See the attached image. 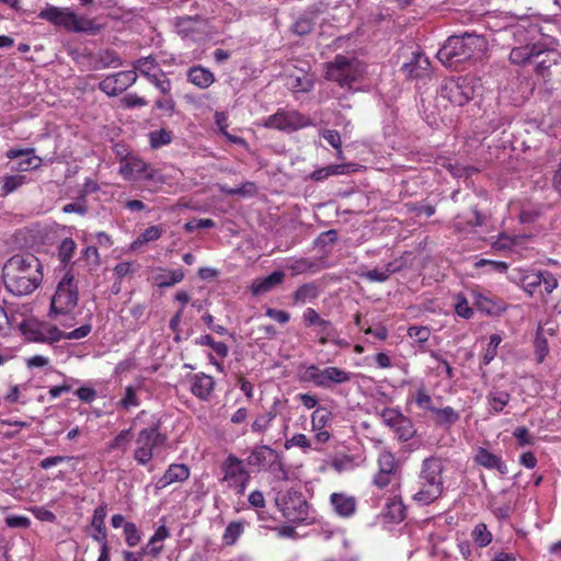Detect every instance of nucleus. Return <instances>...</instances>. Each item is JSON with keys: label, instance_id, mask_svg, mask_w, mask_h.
I'll return each instance as SVG.
<instances>
[{"label": "nucleus", "instance_id": "nucleus-1", "mask_svg": "<svg viewBox=\"0 0 561 561\" xmlns=\"http://www.w3.org/2000/svg\"><path fill=\"white\" fill-rule=\"evenodd\" d=\"M3 280L15 296L33 293L42 282L41 263L32 254L13 255L3 266Z\"/></svg>", "mask_w": 561, "mask_h": 561}, {"label": "nucleus", "instance_id": "nucleus-2", "mask_svg": "<svg viewBox=\"0 0 561 561\" xmlns=\"http://www.w3.org/2000/svg\"><path fill=\"white\" fill-rule=\"evenodd\" d=\"M486 50L488 41L484 36L465 33L450 36L437 51V58L445 67L458 70L466 61L482 59Z\"/></svg>", "mask_w": 561, "mask_h": 561}, {"label": "nucleus", "instance_id": "nucleus-3", "mask_svg": "<svg viewBox=\"0 0 561 561\" xmlns=\"http://www.w3.org/2000/svg\"><path fill=\"white\" fill-rule=\"evenodd\" d=\"M444 460L439 457H428L423 460L419 476V491L413 500L422 505H428L443 494Z\"/></svg>", "mask_w": 561, "mask_h": 561}, {"label": "nucleus", "instance_id": "nucleus-4", "mask_svg": "<svg viewBox=\"0 0 561 561\" xmlns=\"http://www.w3.org/2000/svg\"><path fill=\"white\" fill-rule=\"evenodd\" d=\"M38 18L72 33L94 35L101 31V25L95 19L79 15L68 7L47 5L38 13Z\"/></svg>", "mask_w": 561, "mask_h": 561}, {"label": "nucleus", "instance_id": "nucleus-5", "mask_svg": "<svg viewBox=\"0 0 561 561\" xmlns=\"http://www.w3.org/2000/svg\"><path fill=\"white\" fill-rule=\"evenodd\" d=\"M79 299L78 285L75 277L69 272L59 280L56 291L51 297L50 312L51 318L65 317L61 324L65 328H71L75 324L72 316Z\"/></svg>", "mask_w": 561, "mask_h": 561}, {"label": "nucleus", "instance_id": "nucleus-6", "mask_svg": "<svg viewBox=\"0 0 561 561\" xmlns=\"http://www.w3.org/2000/svg\"><path fill=\"white\" fill-rule=\"evenodd\" d=\"M477 83L478 81L470 77L446 79L440 87L439 98L454 105L463 106L473 99Z\"/></svg>", "mask_w": 561, "mask_h": 561}, {"label": "nucleus", "instance_id": "nucleus-7", "mask_svg": "<svg viewBox=\"0 0 561 561\" xmlns=\"http://www.w3.org/2000/svg\"><path fill=\"white\" fill-rule=\"evenodd\" d=\"M220 470L222 473L221 482L236 495H243L251 479L243 461L231 454L222 461Z\"/></svg>", "mask_w": 561, "mask_h": 561}, {"label": "nucleus", "instance_id": "nucleus-8", "mask_svg": "<svg viewBox=\"0 0 561 561\" xmlns=\"http://www.w3.org/2000/svg\"><path fill=\"white\" fill-rule=\"evenodd\" d=\"M165 443V436L159 431V424L142 428L135 440L134 459L140 466L148 465L156 449Z\"/></svg>", "mask_w": 561, "mask_h": 561}, {"label": "nucleus", "instance_id": "nucleus-9", "mask_svg": "<svg viewBox=\"0 0 561 561\" xmlns=\"http://www.w3.org/2000/svg\"><path fill=\"white\" fill-rule=\"evenodd\" d=\"M352 376L351 371L335 366L319 368L316 365L308 366L304 374L305 380L311 381L321 388H331L334 385L348 382Z\"/></svg>", "mask_w": 561, "mask_h": 561}, {"label": "nucleus", "instance_id": "nucleus-10", "mask_svg": "<svg viewBox=\"0 0 561 561\" xmlns=\"http://www.w3.org/2000/svg\"><path fill=\"white\" fill-rule=\"evenodd\" d=\"M22 331L26 340L35 343L54 344L65 337V332L48 321H26Z\"/></svg>", "mask_w": 561, "mask_h": 561}, {"label": "nucleus", "instance_id": "nucleus-11", "mask_svg": "<svg viewBox=\"0 0 561 561\" xmlns=\"http://www.w3.org/2000/svg\"><path fill=\"white\" fill-rule=\"evenodd\" d=\"M278 510L289 522L304 520L308 514V506L302 495L296 491L278 492L275 499Z\"/></svg>", "mask_w": 561, "mask_h": 561}, {"label": "nucleus", "instance_id": "nucleus-12", "mask_svg": "<svg viewBox=\"0 0 561 561\" xmlns=\"http://www.w3.org/2000/svg\"><path fill=\"white\" fill-rule=\"evenodd\" d=\"M359 62L339 55L328 65L327 78L337 82L341 87H348L359 76Z\"/></svg>", "mask_w": 561, "mask_h": 561}, {"label": "nucleus", "instance_id": "nucleus-13", "mask_svg": "<svg viewBox=\"0 0 561 561\" xmlns=\"http://www.w3.org/2000/svg\"><path fill=\"white\" fill-rule=\"evenodd\" d=\"M260 125L266 128L291 131L310 125V121L297 111L282 110L264 118Z\"/></svg>", "mask_w": 561, "mask_h": 561}, {"label": "nucleus", "instance_id": "nucleus-14", "mask_svg": "<svg viewBox=\"0 0 561 561\" xmlns=\"http://www.w3.org/2000/svg\"><path fill=\"white\" fill-rule=\"evenodd\" d=\"M119 173L127 181L138 179L156 180L157 178V171L135 156H127L121 160Z\"/></svg>", "mask_w": 561, "mask_h": 561}, {"label": "nucleus", "instance_id": "nucleus-15", "mask_svg": "<svg viewBox=\"0 0 561 561\" xmlns=\"http://www.w3.org/2000/svg\"><path fill=\"white\" fill-rule=\"evenodd\" d=\"M541 285L546 294H551L558 287V280L549 271L527 272L520 278L522 288L530 296L534 295Z\"/></svg>", "mask_w": 561, "mask_h": 561}, {"label": "nucleus", "instance_id": "nucleus-16", "mask_svg": "<svg viewBox=\"0 0 561 561\" xmlns=\"http://www.w3.org/2000/svg\"><path fill=\"white\" fill-rule=\"evenodd\" d=\"M137 80L135 70L119 71L110 75L100 82V89L107 95L115 96L124 92Z\"/></svg>", "mask_w": 561, "mask_h": 561}, {"label": "nucleus", "instance_id": "nucleus-17", "mask_svg": "<svg viewBox=\"0 0 561 561\" xmlns=\"http://www.w3.org/2000/svg\"><path fill=\"white\" fill-rule=\"evenodd\" d=\"M286 85L293 92H309L313 89L314 78L308 68H298L289 65L285 69Z\"/></svg>", "mask_w": 561, "mask_h": 561}, {"label": "nucleus", "instance_id": "nucleus-18", "mask_svg": "<svg viewBox=\"0 0 561 561\" xmlns=\"http://www.w3.org/2000/svg\"><path fill=\"white\" fill-rule=\"evenodd\" d=\"M176 33L185 39L201 41L206 33V23L201 18H178L174 23Z\"/></svg>", "mask_w": 561, "mask_h": 561}, {"label": "nucleus", "instance_id": "nucleus-19", "mask_svg": "<svg viewBox=\"0 0 561 561\" xmlns=\"http://www.w3.org/2000/svg\"><path fill=\"white\" fill-rule=\"evenodd\" d=\"M185 277L183 268L169 270L165 267H156L152 270L149 280L157 287H172L181 283Z\"/></svg>", "mask_w": 561, "mask_h": 561}, {"label": "nucleus", "instance_id": "nucleus-20", "mask_svg": "<svg viewBox=\"0 0 561 561\" xmlns=\"http://www.w3.org/2000/svg\"><path fill=\"white\" fill-rule=\"evenodd\" d=\"M473 460L476 463L488 470H496L502 476L507 473V467L502 460V457L492 453L488 448L478 447L476 449Z\"/></svg>", "mask_w": 561, "mask_h": 561}, {"label": "nucleus", "instance_id": "nucleus-21", "mask_svg": "<svg viewBox=\"0 0 561 561\" xmlns=\"http://www.w3.org/2000/svg\"><path fill=\"white\" fill-rule=\"evenodd\" d=\"M9 159H16L19 157H25L20 160L16 170L26 172L30 170H36L42 165V158L35 154L34 148L25 149H10L7 151Z\"/></svg>", "mask_w": 561, "mask_h": 561}, {"label": "nucleus", "instance_id": "nucleus-22", "mask_svg": "<svg viewBox=\"0 0 561 561\" xmlns=\"http://www.w3.org/2000/svg\"><path fill=\"white\" fill-rule=\"evenodd\" d=\"M190 477V469L183 463H172L161 478L158 479L157 489H164L175 482H183Z\"/></svg>", "mask_w": 561, "mask_h": 561}, {"label": "nucleus", "instance_id": "nucleus-23", "mask_svg": "<svg viewBox=\"0 0 561 561\" xmlns=\"http://www.w3.org/2000/svg\"><path fill=\"white\" fill-rule=\"evenodd\" d=\"M472 298L474 306L486 314H499L505 310V304L501 299H494L483 293L473 290Z\"/></svg>", "mask_w": 561, "mask_h": 561}, {"label": "nucleus", "instance_id": "nucleus-24", "mask_svg": "<svg viewBox=\"0 0 561 561\" xmlns=\"http://www.w3.org/2000/svg\"><path fill=\"white\" fill-rule=\"evenodd\" d=\"M330 501L334 512L344 518L351 517L356 511V500L345 493H332Z\"/></svg>", "mask_w": 561, "mask_h": 561}, {"label": "nucleus", "instance_id": "nucleus-25", "mask_svg": "<svg viewBox=\"0 0 561 561\" xmlns=\"http://www.w3.org/2000/svg\"><path fill=\"white\" fill-rule=\"evenodd\" d=\"M277 451L268 446L255 447L248 457V463L251 467L264 470L270 462L275 461Z\"/></svg>", "mask_w": 561, "mask_h": 561}, {"label": "nucleus", "instance_id": "nucleus-26", "mask_svg": "<svg viewBox=\"0 0 561 561\" xmlns=\"http://www.w3.org/2000/svg\"><path fill=\"white\" fill-rule=\"evenodd\" d=\"M431 62L422 53L413 54L411 61L402 66V71L410 78H422L428 75Z\"/></svg>", "mask_w": 561, "mask_h": 561}, {"label": "nucleus", "instance_id": "nucleus-27", "mask_svg": "<svg viewBox=\"0 0 561 561\" xmlns=\"http://www.w3.org/2000/svg\"><path fill=\"white\" fill-rule=\"evenodd\" d=\"M213 377L205 374H196L191 379V392L201 400H208L214 390Z\"/></svg>", "mask_w": 561, "mask_h": 561}, {"label": "nucleus", "instance_id": "nucleus-28", "mask_svg": "<svg viewBox=\"0 0 561 561\" xmlns=\"http://www.w3.org/2000/svg\"><path fill=\"white\" fill-rule=\"evenodd\" d=\"M285 274L282 271H275L266 277L256 278L251 284V291L259 296L273 290L283 283Z\"/></svg>", "mask_w": 561, "mask_h": 561}, {"label": "nucleus", "instance_id": "nucleus-29", "mask_svg": "<svg viewBox=\"0 0 561 561\" xmlns=\"http://www.w3.org/2000/svg\"><path fill=\"white\" fill-rule=\"evenodd\" d=\"M107 515V505L102 503L94 512L91 522V527L94 529L92 538L102 545L106 543V529H105V517Z\"/></svg>", "mask_w": 561, "mask_h": 561}, {"label": "nucleus", "instance_id": "nucleus-30", "mask_svg": "<svg viewBox=\"0 0 561 561\" xmlns=\"http://www.w3.org/2000/svg\"><path fill=\"white\" fill-rule=\"evenodd\" d=\"M541 50L538 44L515 47L511 50L510 60L516 65L533 62L534 58H539Z\"/></svg>", "mask_w": 561, "mask_h": 561}, {"label": "nucleus", "instance_id": "nucleus-31", "mask_svg": "<svg viewBox=\"0 0 561 561\" xmlns=\"http://www.w3.org/2000/svg\"><path fill=\"white\" fill-rule=\"evenodd\" d=\"M187 80L199 89H207L215 82V76L205 67L194 66L187 71Z\"/></svg>", "mask_w": 561, "mask_h": 561}, {"label": "nucleus", "instance_id": "nucleus-32", "mask_svg": "<svg viewBox=\"0 0 561 561\" xmlns=\"http://www.w3.org/2000/svg\"><path fill=\"white\" fill-rule=\"evenodd\" d=\"M140 383L137 386L128 385L124 388L122 398L117 401V409L129 411L130 409L138 408L140 405V398L138 396Z\"/></svg>", "mask_w": 561, "mask_h": 561}, {"label": "nucleus", "instance_id": "nucleus-33", "mask_svg": "<svg viewBox=\"0 0 561 561\" xmlns=\"http://www.w3.org/2000/svg\"><path fill=\"white\" fill-rule=\"evenodd\" d=\"M278 402H279L278 400H275L273 403V407L268 411L259 414L254 419V421L251 425V430L253 433L264 434L270 430L273 421L275 420V417L277 415L276 405L278 404Z\"/></svg>", "mask_w": 561, "mask_h": 561}, {"label": "nucleus", "instance_id": "nucleus-34", "mask_svg": "<svg viewBox=\"0 0 561 561\" xmlns=\"http://www.w3.org/2000/svg\"><path fill=\"white\" fill-rule=\"evenodd\" d=\"M169 536L170 531L164 525L158 527L149 539L147 546L144 547V553H148V556L157 558L163 550V546L158 543L165 540Z\"/></svg>", "mask_w": 561, "mask_h": 561}, {"label": "nucleus", "instance_id": "nucleus-35", "mask_svg": "<svg viewBox=\"0 0 561 561\" xmlns=\"http://www.w3.org/2000/svg\"><path fill=\"white\" fill-rule=\"evenodd\" d=\"M362 462V459L353 455H339L330 461V467L337 473L353 471Z\"/></svg>", "mask_w": 561, "mask_h": 561}, {"label": "nucleus", "instance_id": "nucleus-36", "mask_svg": "<svg viewBox=\"0 0 561 561\" xmlns=\"http://www.w3.org/2000/svg\"><path fill=\"white\" fill-rule=\"evenodd\" d=\"M511 396L506 391L493 390L486 396L489 411L492 413H500L510 402Z\"/></svg>", "mask_w": 561, "mask_h": 561}, {"label": "nucleus", "instance_id": "nucleus-37", "mask_svg": "<svg viewBox=\"0 0 561 561\" xmlns=\"http://www.w3.org/2000/svg\"><path fill=\"white\" fill-rule=\"evenodd\" d=\"M163 230L161 227L150 226L146 228L144 232L130 243V249L133 251L139 250L144 244L160 239Z\"/></svg>", "mask_w": 561, "mask_h": 561}, {"label": "nucleus", "instance_id": "nucleus-38", "mask_svg": "<svg viewBox=\"0 0 561 561\" xmlns=\"http://www.w3.org/2000/svg\"><path fill=\"white\" fill-rule=\"evenodd\" d=\"M134 70L136 73L139 72L141 76L149 79L154 77L156 73L159 75L161 69L154 58L148 56L136 60L134 64Z\"/></svg>", "mask_w": 561, "mask_h": 561}, {"label": "nucleus", "instance_id": "nucleus-39", "mask_svg": "<svg viewBox=\"0 0 561 561\" xmlns=\"http://www.w3.org/2000/svg\"><path fill=\"white\" fill-rule=\"evenodd\" d=\"M399 270L394 262L388 263L383 268H374L364 272L362 276L370 282H386L392 273Z\"/></svg>", "mask_w": 561, "mask_h": 561}, {"label": "nucleus", "instance_id": "nucleus-40", "mask_svg": "<svg viewBox=\"0 0 561 561\" xmlns=\"http://www.w3.org/2000/svg\"><path fill=\"white\" fill-rule=\"evenodd\" d=\"M386 516L394 523L403 520L405 516V507L399 497L394 496L387 502Z\"/></svg>", "mask_w": 561, "mask_h": 561}, {"label": "nucleus", "instance_id": "nucleus-41", "mask_svg": "<svg viewBox=\"0 0 561 561\" xmlns=\"http://www.w3.org/2000/svg\"><path fill=\"white\" fill-rule=\"evenodd\" d=\"M350 168H351V165H344V164L329 165L327 168H322V169L313 171L311 174V179H313L314 181H322L331 175L347 173L350 171Z\"/></svg>", "mask_w": 561, "mask_h": 561}, {"label": "nucleus", "instance_id": "nucleus-42", "mask_svg": "<svg viewBox=\"0 0 561 561\" xmlns=\"http://www.w3.org/2000/svg\"><path fill=\"white\" fill-rule=\"evenodd\" d=\"M472 540L479 547H486L492 541V534L483 523L477 524L471 531Z\"/></svg>", "mask_w": 561, "mask_h": 561}, {"label": "nucleus", "instance_id": "nucleus-43", "mask_svg": "<svg viewBox=\"0 0 561 561\" xmlns=\"http://www.w3.org/2000/svg\"><path fill=\"white\" fill-rule=\"evenodd\" d=\"M196 344L198 345H207L213 348V351L220 357H226L228 355L229 348L227 344L224 342H217L209 334L201 335L196 339Z\"/></svg>", "mask_w": 561, "mask_h": 561}, {"label": "nucleus", "instance_id": "nucleus-44", "mask_svg": "<svg viewBox=\"0 0 561 561\" xmlns=\"http://www.w3.org/2000/svg\"><path fill=\"white\" fill-rule=\"evenodd\" d=\"M318 289L312 284H305L300 286L294 294L295 302L306 304L317 298Z\"/></svg>", "mask_w": 561, "mask_h": 561}, {"label": "nucleus", "instance_id": "nucleus-45", "mask_svg": "<svg viewBox=\"0 0 561 561\" xmlns=\"http://www.w3.org/2000/svg\"><path fill=\"white\" fill-rule=\"evenodd\" d=\"M243 533V525L239 522H231L225 529L222 541L227 546L233 545Z\"/></svg>", "mask_w": 561, "mask_h": 561}, {"label": "nucleus", "instance_id": "nucleus-46", "mask_svg": "<svg viewBox=\"0 0 561 561\" xmlns=\"http://www.w3.org/2000/svg\"><path fill=\"white\" fill-rule=\"evenodd\" d=\"M314 22L313 19L305 13L297 18L295 23L293 24V32L297 35H306L311 32L313 28Z\"/></svg>", "mask_w": 561, "mask_h": 561}, {"label": "nucleus", "instance_id": "nucleus-47", "mask_svg": "<svg viewBox=\"0 0 561 561\" xmlns=\"http://www.w3.org/2000/svg\"><path fill=\"white\" fill-rule=\"evenodd\" d=\"M331 419V412L325 408H318L311 414V430H321L327 426Z\"/></svg>", "mask_w": 561, "mask_h": 561}, {"label": "nucleus", "instance_id": "nucleus-48", "mask_svg": "<svg viewBox=\"0 0 561 561\" xmlns=\"http://www.w3.org/2000/svg\"><path fill=\"white\" fill-rule=\"evenodd\" d=\"M433 413L437 416L440 424L451 425L459 420V413L451 407H445L443 409L435 408Z\"/></svg>", "mask_w": 561, "mask_h": 561}, {"label": "nucleus", "instance_id": "nucleus-49", "mask_svg": "<svg viewBox=\"0 0 561 561\" xmlns=\"http://www.w3.org/2000/svg\"><path fill=\"white\" fill-rule=\"evenodd\" d=\"M414 401L416 405L422 410L431 412L435 410L432 397L428 394L427 390L423 386L416 390L414 394Z\"/></svg>", "mask_w": 561, "mask_h": 561}, {"label": "nucleus", "instance_id": "nucleus-50", "mask_svg": "<svg viewBox=\"0 0 561 561\" xmlns=\"http://www.w3.org/2000/svg\"><path fill=\"white\" fill-rule=\"evenodd\" d=\"M171 140L172 134L165 129L154 130L149 134L150 146L154 149L170 144Z\"/></svg>", "mask_w": 561, "mask_h": 561}, {"label": "nucleus", "instance_id": "nucleus-51", "mask_svg": "<svg viewBox=\"0 0 561 561\" xmlns=\"http://www.w3.org/2000/svg\"><path fill=\"white\" fill-rule=\"evenodd\" d=\"M378 471L386 472L388 474H393L396 469L394 456L390 451H381L378 457Z\"/></svg>", "mask_w": 561, "mask_h": 561}, {"label": "nucleus", "instance_id": "nucleus-52", "mask_svg": "<svg viewBox=\"0 0 561 561\" xmlns=\"http://www.w3.org/2000/svg\"><path fill=\"white\" fill-rule=\"evenodd\" d=\"M549 354V345L547 339L541 334L540 331L537 332L535 337V356L538 363H542L547 355Z\"/></svg>", "mask_w": 561, "mask_h": 561}, {"label": "nucleus", "instance_id": "nucleus-53", "mask_svg": "<svg viewBox=\"0 0 561 561\" xmlns=\"http://www.w3.org/2000/svg\"><path fill=\"white\" fill-rule=\"evenodd\" d=\"M502 342V337L499 334H493L490 336V341L488 347L484 352L482 362L484 365H489L496 356L499 345Z\"/></svg>", "mask_w": 561, "mask_h": 561}, {"label": "nucleus", "instance_id": "nucleus-54", "mask_svg": "<svg viewBox=\"0 0 561 561\" xmlns=\"http://www.w3.org/2000/svg\"><path fill=\"white\" fill-rule=\"evenodd\" d=\"M455 311L459 317L463 319H470L473 314V310L469 306L468 300L461 294H458L455 297Z\"/></svg>", "mask_w": 561, "mask_h": 561}, {"label": "nucleus", "instance_id": "nucleus-55", "mask_svg": "<svg viewBox=\"0 0 561 561\" xmlns=\"http://www.w3.org/2000/svg\"><path fill=\"white\" fill-rule=\"evenodd\" d=\"M286 448L298 447L304 453H308L312 448L311 440L305 434H295L291 438L287 439Z\"/></svg>", "mask_w": 561, "mask_h": 561}, {"label": "nucleus", "instance_id": "nucleus-56", "mask_svg": "<svg viewBox=\"0 0 561 561\" xmlns=\"http://www.w3.org/2000/svg\"><path fill=\"white\" fill-rule=\"evenodd\" d=\"M124 535L125 541L129 547H135L140 542V531L134 523H125Z\"/></svg>", "mask_w": 561, "mask_h": 561}, {"label": "nucleus", "instance_id": "nucleus-57", "mask_svg": "<svg viewBox=\"0 0 561 561\" xmlns=\"http://www.w3.org/2000/svg\"><path fill=\"white\" fill-rule=\"evenodd\" d=\"M25 176L20 174L5 176L3 179L2 193L7 195L14 192L25 183Z\"/></svg>", "mask_w": 561, "mask_h": 561}, {"label": "nucleus", "instance_id": "nucleus-58", "mask_svg": "<svg viewBox=\"0 0 561 561\" xmlns=\"http://www.w3.org/2000/svg\"><path fill=\"white\" fill-rule=\"evenodd\" d=\"M393 430L398 433L400 439L402 440H409L414 435L413 425L411 421L405 416L400 420L399 424H397Z\"/></svg>", "mask_w": 561, "mask_h": 561}, {"label": "nucleus", "instance_id": "nucleus-59", "mask_svg": "<svg viewBox=\"0 0 561 561\" xmlns=\"http://www.w3.org/2000/svg\"><path fill=\"white\" fill-rule=\"evenodd\" d=\"M76 249V243L72 239L66 238L59 245V256L61 262L67 263L71 260Z\"/></svg>", "mask_w": 561, "mask_h": 561}, {"label": "nucleus", "instance_id": "nucleus-60", "mask_svg": "<svg viewBox=\"0 0 561 561\" xmlns=\"http://www.w3.org/2000/svg\"><path fill=\"white\" fill-rule=\"evenodd\" d=\"M513 436L516 438L517 444L520 447L531 446L535 444V437L531 436L529 431L524 426L515 428V431L513 432Z\"/></svg>", "mask_w": 561, "mask_h": 561}, {"label": "nucleus", "instance_id": "nucleus-61", "mask_svg": "<svg viewBox=\"0 0 561 561\" xmlns=\"http://www.w3.org/2000/svg\"><path fill=\"white\" fill-rule=\"evenodd\" d=\"M431 335L430 329L426 327H410L408 329V336L419 343H425L428 341Z\"/></svg>", "mask_w": 561, "mask_h": 561}, {"label": "nucleus", "instance_id": "nucleus-62", "mask_svg": "<svg viewBox=\"0 0 561 561\" xmlns=\"http://www.w3.org/2000/svg\"><path fill=\"white\" fill-rule=\"evenodd\" d=\"M304 322L307 327L311 325H327L328 320L320 318L318 312L312 308H307L302 314Z\"/></svg>", "mask_w": 561, "mask_h": 561}, {"label": "nucleus", "instance_id": "nucleus-63", "mask_svg": "<svg viewBox=\"0 0 561 561\" xmlns=\"http://www.w3.org/2000/svg\"><path fill=\"white\" fill-rule=\"evenodd\" d=\"M148 80L163 94L169 93L171 90V82L165 78L162 70L159 71V75L156 73L154 77H151Z\"/></svg>", "mask_w": 561, "mask_h": 561}, {"label": "nucleus", "instance_id": "nucleus-64", "mask_svg": "<svg viewBox=\"0 0 561 561\" xmlns=\"http://www.w3.org/2000/svg\"><path fill=\"white\" fill-rule=\"evenodd\" d=\"M402 417L403 415L394 409H385L381 412L382 422L391 428H394Z\"/></svg>", "mask_w": 561, "mask_h": 561}]
</instances>
